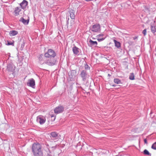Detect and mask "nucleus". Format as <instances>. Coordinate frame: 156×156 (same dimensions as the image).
Returning a JSON list of instances; mask_svg holds the SVG:
<instances>
[{"mask_svg": "<svg viewBox=\"0 0 156 156\" xmlns=\"http://www.w3.org/2000/svg\"><path fill=\"white\" fill-rule=\"evenodd\" d=\"M32 150L34 156H42L43 153L41 145L38 143H34L32 145Z\"/></svg>", "mask_w": 156, "mask_h": 156, "instance_id": "nucleus-1", "label": "nucleus"}, {"mask_svg": "<svg viewBox=\"0 0 156 156\" xmlns=\"http://www.w3.org/2000/svg\"><path fill=\"white\" fill-rule=\"evenodd\" d=\"M56 55L55 52L51 49H49L44 54V56L46 58H53Z\"/></svg>", "mask_w": 156, "mask_h": 156, "instance_id": "nucleus-2", "label": "nucleus"}, {"mask_svg": "<svg viewBox=\"0 0 156 156\" xmlns=\"http://www.w3.org/2000/svg\"><path fill=\"white\" fill-rule=\"evenodd\" d=\"M46 120L45 116L39 115L37 117V122L41 125L44 124Z\"/></svg>", "mask_w": 156, "mask_h": 156, "instance_id": "nucleus-3", "label": "nucleus"}, {"mask_svg": "<svg viewBox=\"0 0 156 156\" xmlns=\"http://www.w3.org/2000/svg\"><path fill=\"white\" fill-rule=\"evenodd\" d=\"M100 30L101 26L98 23H97L93 25L91 28V30L93 32H98Z\"/></svg>", "mask_w": 156, "mask_h": 156, "instance_id": "nucleus-4", "label": "nucleus"}, {"mask_svg": "<svg viewBox=\"0 0 156 156\" xmlns=\"http://www.w3.org/2000/svg\"><path fill=\"white\" fill-rule=\"evenodd\" d=\"M55 61L54 59L52 58H50L45 62V63L48 66H52L55 64Z\"/></svg>", "mask_w": 156, "mask_h": 156, "instance_id": "nucleus-5", "label": "nucleus"}, {"mask_svg": "<svg viewBox=\"0 0 156 156\" xmlns=\"http://www.w3.org/2000/svg\"><path fill=\"white\" fill-rule=\"evenodd\" d=\"M64 110V108L62 106H59L56 107L54 109V112L57 114L62 112Z\"/></svg>", "mask_w": 156, "mask_h": 156, "instance_id": "nucleus-6", "label": "nucleus"}, {"mask_svg": "<svg viewBox=\"0 0 156 156\" xmlns=\"http://www.w3.org/2000/svg\"><path fill=\"white\" fill-rule=\"evenodd\" d=\"M14 67H13V65L12 63L9 64L7 66V70L10 72H12L14 70Z\"/></svg>", "mask_w": 156, "mask_h": 156, "instance_id": "nucleus-7", "label": "nucleus"}, {"mask_svg": "<svg viewBox=\"0 0 156 156\" xmlns=\"http://www.w3.org/2000/svg\"><path fill=\"white\" fill-rule=\"evenodd\" d=\"M80 75L83 80L85 81L87 77V74L86 71L84 70L82 71L80 74Z\"/></svg>", "mask_w": 156, "mask_h": 156, "instance_id": "nucleus-8", "label": "nucleus"}, {"mask_svg": "<svg viewBox=\"0 0 156 156\" xmlns=\"http://www.w3.org/2000/svg\"><path fill=\"white\" fill-rule=\"evenodd\" d=\"M27 2L26 0H24L20 4V5L23 9H24L25 8L26 6L27 5Z\"/></svg>", "mask_w": 156, "mask_h": 156, "instance_id": "nucleus-9", "label": "nucleus"}, {"mask_svg": "<svg viewBox=\"0 0 156 156\" xmlns=\"http://www.w3.org/2000/svg\"><path fill=\"white\" fill-rule=\"evenodd\" d=\"M28 84H29L30 86L34 88V87L35 85V82L34 80L33 79H31L29 80V83Z\"/></svg>", "mask_w": 156, "mask_h": 156, "instance_id": "nucleus-10", "label": "nucleus"}, {"mask_svg": "<svg viewBox=\"0 0 156 156\" xmlns=\"http://www.w3.org/2000/svg\"><path fill=\"white\" fill-rule=\"evenodd\" d=\"M21 10L20 7H17L14 10V13L15 16H17L20 15Z\"/></svg>", "mask_w": 156, "mask_h": 156, "instance_id": "nucleus-11", "label": "nucleus"}, {"mask_svg": "<svg viewBox=\"0 0 156 156\" xmlns=\"http://www.w3.org/2000/svg\"><path fill=\"white\" fill-rule=\"evenodd\" d=\"M73 51L74 54L76 55H78L79 52V49L75 46L73 48Z\"/></svg>", "mask_w": 156, "mask_h": 156, "instance_id": "nucleus-12", "label": "nucleus"}, {"mask_svg": "<svg viewBox=\"0 0 156 156\" xmlns=\"http://www.w3.org/2000/svg\"><path fill=\"white\" fill-rule=\"evenodd\" d=\"M104 36L103 34H100L98 35V40L99 41H103L105 39V38L102 37Z\"/></svg>", "mask_w": 156, "mask_h": 156, "instance_id": "nucleus-13", "label": "nucleus"}, {"mask_svg": "<svg viewBox=\"0 0 156 156\" xmlns=\"http://www.w3.org/2000/svg\"><path fill=\"white\" fill-rule=\"evenodd\" d=\"M18 32L16 30H12L10 31L9 35L10 36H13L17 34Z\"/></svg>", "mask_w": 156, "mask_h": 156, "instance_id": "nucleus-14", "label": "nucleus"}, {"mask_svg": "<svg viewBox=\"0 0 156 156\" xmlns=\"http://www.w3.org/2000/svg\"><path fill=\"white\" fill-rule=\"evenodd\" d=\"M129 79L130 80H133L135 79V76L133 73H131L129 76Z\"/></svg>", "mask_w": 156, "mask_h": 156, "instance_id": "nucleus-15", "label": "nucleus"}, {"mask_svg": "<svg viewBox=\"0 0 156 156\" xmlns=\"http://www.w3.org/2000/svg\"><path fill=\"white\" fill-rule=\"evenodd\" d=\"M113 41L116 47L118 48L120 46V44L119 42L116 41L115 40H114Z\"/></svg>", "mask_w": 156, "mask_h": 156, "instance_id": "nucleus-16", "label": "nucleus"}, {"mask_svg": "<svg viewBox=\"0 0 156 156\" xmlns=\"http://www.w3.org/2000/svg\"><path fill=\"white\" fill-rule=\"evenodd\" d=\"M22 22L25 24H27L28 23L29 20L28 19L25 20L24 18H22L21 19Z\"/></svg>", "mask_w": 156, "mask_h": 156, "instance_id": "nucleus-17", "label": "nucleus"}, {"mask_svg": "<svg viewBox=\"0 0 156 156\" xmlns=\"http://www.w3.org/2000/svg\"><path fill=\"white\" fill-rule=\"evenodd\" d=\"M51 136L53 137H56L58 136V134L55 132H51Z\"/></svg>", "mask_w": 156, "mask_h": 156, "instance_id": "nucleus-18", "label": "nucleus"}, {"mask_svg": "<svg viewBox=\"0 0 156 156\" xmlns=\"http://www.w3.org/2000/svg\"><path fill=\"white\" fill-rule=\"evenodd\" d=\"M70 15L71 18L72 19H74L75 18V15L74 12L71 11L70 12Z\"/></svg>", "mask_w": 156, "mask_h": 156, "instance_id": "nucleus-19", "label": "nucleus"}, {"mask_svg": "<svg viewBox=\"0 0 156 156\" xmlns=\"http://www.w3.org/2000/svg\"><path fill=\"white\" fill-rule=\"evenodd\" d=\"M144 154L145 155H151V154H150L149 152L146 149H145L144 151Z\"/></svg>", "mask_w": 156, "mask_h": 156, "instance_id": "nucleus-20", "label": "nucleus"}, {"mask_svg": "<svg viewBox=\"0 0 156 156\" xmlns=\"http://www.w3.org/2000/svg\"><path fill=\"white\" fill-rule=\"evenodd\" d=\"M151 32L154 33L156 32V28L155 27V26H151Z\"/></svg>", "mask_w": 156, "mask_h": 156, "instance_id": "nucleus-21", "label": "nucleus"}, {"mask_svg": "<svg viewBox=\"0 0 156 156\" xmlns=\"http://www.w3.org/2000/svg\"><path fill=\"white\" fill-rule=\"evenodd\" d=\"M114 81L115 83L117 84L120 83L121 82L120 80L118 79H115Z\"/></svg>", "mask_w": 156, "mask_h": 156, "instance_id": "nucleus-22", "label": "nucleus"}, {"mask_svg": "<svg viewBox=\"0 0 156 156\" xmlns=\"http://www.w3.org/2000/svg\"><path fill=\"white\" fill-rule=\"evenodd\" d=\"M43 58L41 55H40V56L39 57V62L41 64H43L44 62H42V61L43 60Z\"/></svg>", "mask_w": 156, "mask_h": 156, "instance_id": "nucleus-23", "label": "nucleus"}, {"mask_svg": "<svg viewBox=\"0 0 156 156\" xmlns=\"http://www.w3.org/2000/svg\"><path fill=\"white\" fill-rule=\"evenodd\" d=\"M152 149L156 150V142L154 143L151 146Z\"/></svg>", "mask_w": 156, "mask_h": 156, "instance_id": "nucleus-24", "label": "nucleus"}, {"mask_svg": "<svg viewBox=\"0 0 156 156\" xmlns=\"http://www.w3.org/2000/svg\"><path fill=\"white\" fill-rule=\"evenodd\" d=\"M90 42L92 44H96V45H97V43L96 41H92V40H90Z\"/></svg>", "mask_w": 156, "mask_h": 156, "instance_id": "nucleus-25", "label": "nucleus"}, {"mask_svg": "<svg viewBox=\"0 0 156 156\" xmlns=\"http://www.w3.org/2000/svg\"><path fill=\"white\" fill-rule=\"evenodd\" d=\"M147 30L146 29H144L143 32L142 33L143 34L144 36H145L146 34Z\"/></svg>", "mask_w": 156, "mask_h": 156, "instance_id": "nucleus-26", "label": "nucleus"}, {"mask_svg": "<svg viewBox=\"0 0 156 156\" xmlns=\"http://www.w3.org/2000/svg\"><path fill=\"white\" fill-rule=\"evenodd\" d=\"M7 42H8L7 44H6L8 45H11L13 44V43H12V42H10L9 41H8Z\"/></svg>", "mask_w": 156, "mask_h": 156, "instance_id": "nucleus-27", "label": "nucleus"}, {"mask_svg": "<svg viewBox=\"0 0 156 156\" xmlns=\"http://www.w3.org/2000/svg\"><path fill=\"white\" fill-rule=\"evenodd\" d=\"M138 38V36H135L133 37V39L134 40H137Z\"/></svg>", "mask_w": 156, "mask_h": 156, "instance_id": "nucleus-28", "label": "nucleus"}, {"mask_svg": "<svg viewBox=\"0 0 156 156\" xmlns=\"http://www.w3.org/2000/svg\"><path fill=\"white\" fill-rule=\"evenodd\" d=\"M144 142L145 144H147V140L146 139H144Z\"/></svg>", "mask_w": 156, "mask_h": 156, "instance_id": "nucleus-29", "label": "nucleus"}, {"mask_svg": "<svg viewBox=\"0 0 156 156\" xmlns=\"http://www.w3.org/2000/svg\"><path fill=\"white\" fill-rule=\"evenodd\" d=\"M133 42H131V41H129V43L130 44H133Z\"/></svg>", "mask_w": 156, "mask_h": 156, "instance_id": "nucleus-30", "label": "nucleus"}, {"mask_svg": "<svg viewBox=\"0 0 156 156\" xmlns=\"http://www.w3.org/2000/svg\"><path fill=\"white\" fill-rule=\"evenodd\" d=\"M88 66L87 64H86L85 65V69H87L88 68Z\"/></svg>", "mask_w": 156, "mask_h": 156, "instance_id": "nucleus-31", "label": "nucleus"}, {"mask_svg": "<svg viewBox=\"0 0 156 156\" xmlns=\"http://www.w3.org/2000/svg\"><path fill=\"white\" fill-rule=\"evenodd\" d=\"M108 76H110V75L109 74H108Z\"/></svg>", "mask_w": 156, "mask_h": 156, "instance_id": "nucleus-32", "label": "nucleus"}]
</instances>
